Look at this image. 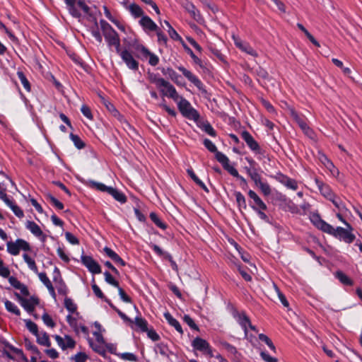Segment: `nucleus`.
Masks as SVG:
<instances>
[{
  "instance_id": "obj_4",
  "label": "nucleus",
  "mask_w": 362,
  "mask_h": 362,
  "mask_svg": "<svg viewBox=\"0 0 362 362\" xmlns=\"http://www.w3.org/2000/svg\"><path fill=\"white\" fill-rule=\"evenodd\" d=\"M177 69L182 73L184 76L192 83L202 93H206L205 86L201 80L190 71L187 70L182 66H177Z\"/></svg>"
},
{
  "instance_id": "obj_19",
  "label": "nucleus",
  "mask_w": 362,
  "mask_h": 362,
  "mask_svg": "<svg viewBox=\"0 0 362 362\" xmlns=\"http://www.w3.org/2000/svg\"><path fill=\"white\" fill-rule=\"evenodd\" d=\"M315 182L320 193L325 198L329 200L333 198L335 194L332 193L330 187L327 185L325 184L322 181L317 178H315Z\"/></svg>"
},
{
  "instance_id": "obj_59",
  "label": "nucleus",
  "mask_w": 362,
  "mask_h": 362,
  "mask_svg": "<svg viewBox=\"0 0 362 362\" xmlns=\"http://www.w3.org/2000/svg\"><path fill=\"white\" fill-rule=\"evenodd\" d=\"M16 243L18 245V250H23L24 251H29L30 250V245L28 242L23 239H17Z\"/></svg>"
},
{
  "instance_id": "obj_60",
  "label": "nucleus",
  "mask_w": 362,
  "mask_h": 362,
  "mask_svg": "<svg viewBox=\"0 0 362 362\" xmlns=\"http://www.w3.org/2000/svg\"><path fill=\"white\" fill-rule=\"evenodd\" d=\"M250 206L252 207V209L254 211H255L257 213V214H258L259 217L262 220H263V221H266V222H267V223H269V217H268V216H267V214L263 211V210H262V209H258V208H257V206H255V205H252V204H250Z\"/></svg>"
},
{
  "instance_id": "obj_22",
  "label": "nucleus",
  "mask_w": 362,
  "mask_h": 362,
  "mask_svg": "<svg viewBox=\"0 0 362 362\" xmlns=\"http://www.w3.org/2000/svg\"><path fill=\"white\" fill-rule=\"evenodd\" d=\"M147 78L151 83H154L159 89H160L167 81L164 78L160 77L158 74H155L153 72H148Z\"/></svg>"
},
{
  "instance_id": "obj_34",
  "label": "nucleus",
  "mask_w": 362,
  "mask_h": 362,
  "mask_svg": "<svg viewBox=\"0 0 362 362\" xmlns=\"http://www.w3.org/2000/svg\"><path fill=\"white\" fill-rule=\"evenodd\" d=\"M184 47L191 58L193 59L194 64H197L202 69H206V64L198 57H197L189 47L186 45H184Z\"/></svg>"
},
{
  "instance_id": "obj_16",
  "label": "nucleus",
  "mask_w": 362,
  "mask_h": 362,
  "mask_svg": "<svg viewBox=\"0 0 362 362\" xmlns=\"http://www.w3.org/2000/svg\"><path fill=\"white\" fill-rule=\"evenodd\" d=\"M139 23L146 33L154 32L158 28L153 20L147 16H142Z\"/></svg>"
},
{
  "instance_id": "obj_47",
  "label": "nucleus",
  "mask_w": 362,
  "mask_h": 362,
  "mask_svg": "<svg viewBox=\"0 0 362 362\" xmlns=\"http://www.w3.org/2000/svg\"><path fill=\"white\" fill-rule=\"evenodd\" d=\"M100 25L103 35H106L107 33H112V31L115 30L113 28L103 19L100 21Z\"/></svg>"
},
{
  "instance_id": "obj_55",
  "label": "nucleus",
  "mask_w": 362,
  "mask_h": 362,
  "mask_svg": "<svg viewBox=\"0 0 362 362\" xmlns=\"http://www.w3.org/2000/svg\"><path fill=\"white\" fill-rule=\"evenodd\" d=\"M10 270L8 267L4 265V261L0 259V276L4 278H9L10 277Z\"/></svg>"
},
{
  "instance_id": "obj_15",
  "label": "nucleus",
  "mask_w": 362,
  "mask_h": 362,
  "mask_svg": "<svg viewBox=\"0 0 362 362\" xmlns=\"http://www.w3.org/2000/svg\"><path fill=\"white\" fill-rule=\"evenodd\" d=\"M275 179L288 189L296 190L298 187V183L295 180L281 173L276 174Z\"/></svg>"
},
{
  "instance_id": "obj_9",
  "label": "nucleus",
  "mask_w": 362,
  "mask_h": 362,
  "mask_svg": "<svg viewBox=\"0 0 362 362\" xmlns=\"http://www.w3.org/2000/svg\"><path fill=\"white\" fill-rule=\"evenodd\" d=\"M160 93L163 96L172 98L175 103L178 102L182 96L180 95L177 92L175 88L168 81L164 86L160 89Z\"/></svg>"
},
{
  "instance_id": "obj_45",
  "label": "nucleus",
  "mask_w": 362,
  "mask_h": 362,
  "mask_svg": "<svg viewBox=\"0 0 362 362\" xmlns=\"http://www.w3.org/2000/svg\"><path fill=\"white\" fill-rule=\"evenodd\" d=\"M135 325L141 329V331H148V322L145 319L136 317L135 318Z\"/></svg>"
},
{
  "instance_id": "obj_5",
  "label": "nucleus",
  "mask_w": 362,
  "mask_h": 362,
  "mask_svg": "<svg viewBox=\"0 0 362 362\" xmlns=\"http://www.w3.org/2000/svg\"><path fill=\"white\" fill-rule=\"evenodd\" d=\"M192 346L194 349L207 354L211 358L214 356L211 346L206 340L202 338L196 337L192 341Z\"/></svg>"
},
{
  "instance_id": "obj_10",
  "label": "nucleus",
  "mask_w": 362,
  "mask_h": 362,
  "mask_svg": "<svg viewBox=\"0 0 362 362\" xmlns=\"http://www.w3.org/2000/svg\"><path fill=\"white\" fill-rule=\"evenodd\" d=\"M242 139L245 141L250 149L255 153H261V148L250 133L246 130L240 134Z\"/></svg>"
},
{
  "instance_id": "obj_30",
  "label": "nucleus",
  "mask_w": 362,
  "mask_h": 362,
  "mask_svg": "<svg viewBox=\"0 0 362 362\" xmlns=\"http://www.w3.org/2000/svg\"><path fill=\"white\" fill-rule=\"evenodd\" d=\"M187 173L188 175L199 187H200L203 190H204L207 193L209 192L206 185L196 175V174L194 173V170L192 168H188L187 170Z\"/></svg>"
},
{
  "instance_id": "obj_53",
  "label": "nucleus",
  "mask_w": 362,
  "mask_h": 362,
  "mask_svg": "<svg viewBox=\"0 0 362 362\" xmlns=\"http://www.w3.org/2000/svg\"><path fill=\"white\" fill-rule=\"evenodd\" d=\"M117 356L124 361H137L136 356L132 353H129V352L122 353V354L119 353L117 354Z\"/></svg>"
},
{
  "instance_id": "obj_32",
  "label": "nucleus",
  "mask_w": 362,
  "mask_h": 362,
  "mask_svg": "<svg viewBox=\"0 0 362 362\" xmlns=\"http://www.w3.org/2000/svg\"><path fill=\"white\" fill-rule=\"evenodd\" d=\"M162 73L164 75L168 76L177 85H180L179 78H181V76L177 73H176L172 68H163L162 69Z\"/></svg>"
},
{
  "instance_id": "obj_40",
  "label": "nucleus",
  "mask_w": 362,
  "mask_h": 362,
  "mask_svg": "<svg viewBox=\"0 0 362 362\" xmlns=\"http://www.w3.org/2000/svg\"><path fill=\"white\" fill-rule=\"evenodd\" d=\"M149 217L151 220L155 223V225H156V226L158 228L163 230H165L167 228V225L160 219L156 213L151 212L149 215Z\"/></svg>"
},
{
  "instance_id": "obj_12",
  "label": "nucleus",
  "mask_w": 362,
  "mask_h": 362,
  "mask_svg": "<svg viewBox=\"0 0 362 362\" xmlns=\"http://www.w3.org/2000/svg\"><path fill=\"white\" fill-rule=\"evenodd\" d=\"M16 296L18 299L21 305L24 308L25 310L30 313L33 312L35 309V305L39 303V300L37 298L32 296L30 298H23L18 293H16Z\"/></svg>"
},
{
  "instance_id": "obj_11",
  "label": "nucleus",
  "mask_w": 362,
  "mask_h": 362,
  "mask_svg": "<svg viewBox=\"0 0 362 362\" xmlns=\"http://www.w3.org/2000/svg\"><path fill=\"white\" fill-rule=\"evenodd\" d=\"M182 6L187 13H189L191 17L197 22L200 23L203 20V18L199 11L195 7V6L192 2L187 0H185L182 3Z\"/></svg>"
},
{
  "instance_id": "obj_8",
  "label": "nucleus",
  "mask_w": 362,
  "mask_h": 362,
  "mask_svg": "<svg viewBox=\"0 0 362 362\" xmlns=\"http://www.w3.org/2000/svg\"><path fill=\"white\" fill-rule=\"evenodd\" d=\"M82 264L88 269V271L94 274L101 273V267L100 264L91 256L82 255Z\"/></svg>"
},
{
  "instance_id": "obj_51",
  "label": "nucleus",
  "mask_w": 362,
  "mask_h": 362,
  "mask_svg": "<svg viewBox=\"0 0 362 362\" xmlns=\"http://www.w3.org/2000/svg\"><path fill=\"white\" fill-rule=\"evenodd\" d=\"M25 322L27 329L35 336L39 332L37 325L30 320H26Z\"/></svg>"
},
{
  "instance_id": "obj_54",
  "label": "nucleus",
  "mask_w": 362,
  "mask_h": 362,
  "mask_svg": "<svg viewBox=\"0 0 362 362\" xmlns=\"http://www.w3.org/2000/svg\"><path fill=\"white\" fill-rule=\"evenodd\" d=\"M154 32L156 33L158 37V42L160 45H165L168 42L167 36L162 32L159 27L158 28V30H155Z\"/></svg>"
},
{
  "instance_id": "obj_21",
  "label": "nucleus",
  "mask_w": 362,
  "mask_h": 362,
  "mask_svg": "<svg viewBox=\"0 0 362 362\" xmlns=\"http://www.w3.org/2000/svg\"><path fill=\"white\" fill-rule=\"evenodd\" d=\"M216 159L222 165L223 168L227 170L230 173V169H234L235 168L229 164L228 158L220 151H217L215 153Z\"/></svg>"
},
{
  "instance_id": "obj_64",
  "label": "nucleus",
  "mask_w": 362,
  "mask_h": 362,
  "mask_svg": "<svg viewBox=\"0 0 362 362\" xmlns=\"http://www.w3.org/2000/svg\"><path fill=\"white\" fill-rule=\"evenodd\" d=\"M42 319L43 320V322L49 327H54L55 326V323L52 319L51 316L49 315L47 313H44L42 316Z\"/></svg>"
},
{
  "instance_id": "obj_35",
  "label": "nucleus",
  "mask_w": 362,
  "mask_h": 362,
  "mask_svg": "<svg viewBox=\"0 0 362 362\" xmlns=\"http://www.w3.org/2000/svg\"><path fill=\"white\" fill-rule=\"evenodd\" d=\"M128 9H129V12L131 13V14L134 18H139V17L144 16V11H143V10L141 9V8L139 5H137L136 4H130L128 6Z\"/></svg>"
},
{
  "instance_id": "obj_33",
  "label": "nucleus",
  "mask_w": 362,
  "mask_h": 362,
  "mask_svg": "<svg viewBox=\"0 0 362 362\" xmlns=\"http://www.w3.org/2000/svg\"><path fill=\"white\" fill-rule=\"evenodd\" d=\"M25 227L28 229L36 237L38 235H42V230L40 226L32 221H28L25 224Z\"/></svg>"
},
{
  "instance_id": "obj_23",
  "label": "nucleus",
  "mask_w": 362,
  "mask_h": 362,
  "mask_svg": "<svg viewBox=\"0 0 362 362\" xmlns=\"http://www.w3.org/2000/svg\"><path fill=\"white\" fill-rule=\"evenodd\" d=\"M78 7L80 8L84 13L85 15L88 16L89 18H93L95 22L96 27H98V23L95 17L91 11L90 8L85 3L83 0H77L76 1V8Z\"/></svg>"
},
{
  "instance_id": "obj_44",
  "label": "nucleus",
  "mask_w": 362,
  "mask_h": 362,
  "mask_svg": "<svg viewBox=\"0 0 362 362\" xmlns=\"http://www.w3.org/2000/svg\"><path fill=\"white\" fill-rule=\"evenodd\" d=\"M329 201H331L333 203V204L338 209L339 211L344 212L346 211V208L344 204L342 202L340 198L337 197L336 195H334L332 199H329Z\"/></svg>"
},
{
  "instance_id": "obj_1",
  "label": "nucleus",
  "mask_w": 362,
  "mask_h": 362,
  "mask_svg": "<svg viewBox=\"0 0 362 362\" xmlns=\"http://www.w3.org/2000/svg\"><path fill=\"white\" fill-rule=\"evenodd\" d=\"M177 105L183 117L189 119L194 120V122H197L199 120L200 117L199 113L192 106L187 99L182 97L180 100H178V102H177Z\"/></svg>"
},
{
  "instance_id": "obj_17",
  "label": "nucleus",
  "mask_w": 362,
  "mask_h": 362,
  "mask_svg": "<svg viewBox=\"0 0 362 362\" xmlns=\"http://www.w3.org/2000/svg\"><path fill=\"white\" fill-rule=\"evenodd\" d=\"M104 37L110 47L114 46L115 51L119 52L120 49V40L117 33L113 30L112 33H107Z\"/></svg>"
},
{
  "instance_id": "obj_6",
  "label": "nucleus",
  "mask_w": 362,
  "mask_h": 362,
  "mask_svg": "<svg viewBox=\"0 0 362 362\" xmlns=\"http://www.w3.org/2000/svg\"><path fill=\"white\" fill-rule=\"evenodd\" d=\"M291 116L298 124L300 128L304 132V134L308 136L310 139H314L315 134L314 132L310 128L306 122V119L303 116L298 115L296 112L292 110Z\"/></svg>"
},
{
  "instance_id": "obj_29",
  "label": "nucleus",
  "mask_w": 362,
  "mask_h": 362,
  "mask_svg": "<svg viewBox=\"0 0 362 362\" xmlns=\"http://www.w3.org/2000/svg\"><path fill=\"white\" fill-rule=\"evenodd\" d=\"M155 351L168 358L170 357V354H173V352L169 349L168 345L163 342L157 344L155 347Z\"/></svg>"
},
{
  "instance_id": "obj_50",
  "label": "nucleus",
  "mask_w": 362,
  "mask_h": 362,
  "mask_svg": "<svg viewBox=\"0 0 362 362\" xmlns=\"http://www.w3.org/2000/svg\"><path fill=\"white\" fill-rule=\"evenodd\" d=\"M47 199L57 209L62 210L64 209V204L52 194H47Z\"/></svg>"
},
{
  "instance_id": "obj_3",
  "label": "nucleus",
  "mask_w": 362,
  "mask_h": 362,
  "mask_svg": "<svg viewBox=\"0 0 362 362\" xmlns=\"http://www.w3.org/2000/svg\"><path fill=\"white\" fill-rule=\"evenodd\" d=\"M246 170L251 180L254 182L255 185L260 189L262 194L265 196L269 195L272 192L270 185L267 182L262 180V177L260 174L258 173L257 169L246 168Z\"/></svg>"
},
{
  "instance_id": "obj_27",
  "label": "nucleus",
  "mask_w": 362,
  "mask_h": 362,
  "mask_svg": "<svg viewBox=\"0 0 362 362\" xmlns=\"http://www.w3.org/2000/svg\"><path fill=\"white\" fill-rule=\"evenodd\" d=\"M336 279H337L340 283L344 286H353L354 281L350 279L346 274H345L343 272L339 270L337 271L334 274Z\"/></svg>"
},
{
  "instance_id": "obj_49",
  "label": "nucleus",
  "mask_w": 362,
  "mask_h": 362,
  "mask_svg": "<svg viewBox=\"0 0 362 362\" xmlns=\"http://www.w3.org/2000/svg\"><path fill=\"white\" fill-rule=\"evenodd\" d=\"M64 307L71 313L76 312L77 306L74 301L69 298H65L64 299Z\"/></svg>"
},
{
  "instance_id": "obj_26",
  "label": "nucleus",
  "mask_w": 362,
  "mask_h": 362,
  "mask_svg": "<svg viewBox=\"0 0 362 362\" xmlns=\"http://www.w3.org/2000/svg\"><path fill=\"white\" fill-rule=\"evenodd\" d=\"M164 317L168 321L170 325L175 327V329L181 334H183V329L180 322L174 318L168 312L164 313Z\"/></svg>"
},
{
  "instance_id": "obj_58",
  "label": "nucleus",
  "mask_w": 362,
  "mask_h": 362,
  "mask_svg": "<svg viewBox=\"0 0 362 362\" xmlns=\"http://www.w3.org/2000/svg\"><path fill=\"white\" fill-rule=\"evenodd\" d=\"M259 339L262 341L264 342L272 351H275V346L274 345L272 340L265 334H259Z\"/></svg>"
},
{
  "instance_id": "obj_24",
  "label": "nucleus",
  "mask_w": 362,
  "mask_h": 362,
  "mask_svg": "<svg viewBox=\"0 0 362 362\" xmlns=\"http://www.w3.org/2000/svg\"><path fill=\"white\" fill-rule=\"evenodd\" d=\"M69 13L74 18H80L81 13L76 8L77 0H64Z\"/></svg>"
},
{
  "instance_id": "obj_20",
  "label": "nucleus",
  "mask_w": 362,
  "mask_h": 362,
  "mask_svg": "<svg viewBox=\"0 0 362 362\" xmlns=\"http://www.w3.org/2000/svg\"><path fill=\"white\" fill-rule=\"evenodd\" d=\"M249 197L253 201V203L250 202V205H255L258 209H260L263 211L267 210V206L265 203L261 199V198L252 189H250L248 192Z\"/></svg>"
},
{
  "instance_id": "obj_61",
  "label": "nucleus",
  "mask_w": 362,
  "mask_h": 362,
  "mask_svg": "<svg viewBox=\"0 0 362 362\" xmlns=\"http://www.w3.org/2000/svg\"><path fill=\"white\" fill-rule=\"evenodd\" d=\"M204 146L211 153H216L218 151L216 145L209 139L204 140Z\"/></svg>"
},
{
  "instance_id": "obj_18",
  "label": "nucleus",
  "mask_w": 362,
  "mask_h": 362,
  "mask_svg": "<svg viewBox=\"0 0 362 362\" xmlns=\"http://www.w3.org/2000/svg\"><path fill=\"white\" fill-rule=\"evenodd\" d=\"M54 339L57 343V344L62 348V349L64 350L67 348H74L75 346V341L69 335H65L64 338L59 335H55Z\"/></svg>"
},
{
  "instance_id": "obj_37",
  "label": "nucleus",
  "mask_w": 362,
  "mask_h": 362,
  "mask_svg": "<svg viewBox=\"0 0 362 362\" xmlns=\"http://www.w3.org/2000/svg\"><path fill=\"white\" fill-rule=\"evenodd\" d=\"M23 258L24 261L27 263L29 269H31L35 274H38L37 267L35 264V260L27 254H23Z\"/></svg>"
},
{
  "instance_id": "obj_57",
  "label": "nucleus",
  "mask_w": 362,
  "mask_h": 362,
  "mask_svg": "<svg viewBox=\"0 0 362 362\" xmlns=\"http://www.w3.org/2000/svg\"><path fill=\"white\" fill-rule=\"evenodd\" d=\"M104 276H105V281H106L107 284H110V285H112V286H115V287H116V288H119V285L118 281H116V280L112 277V276L110 274V272H104Z\"/></svg>"
},
{
  "instance_id": "obj_52",
  "label": "nucleus",
  "mask_w": 362,
  "mask_h": 362,
  "mask_svg": "<svg viewBox=\"0 0 362 362\" xmlns=\"http://www.w3.org/2000/svg\"><path fill=\"white\" fill-rule=\"evenodd\" d=\"M202 129L211 136H216V131L208 122H204L202 124Z\"/></svg>"
},
{
  "instance_id": "obj_38",
  "label": "nucleus",
  "mask_w": 362,
  "mask_h": 362,
  "mask_svg": "<svg viewBox=\"0 0 362 362\" xmlns=\"http://www.w3.org/2000/svg\"><path fill=\"white\" fill-rule=\"evenodd\" d=\"M10 209L12 210L13 214L18 218H22L24 216V214L23 210L17 206L14 202H13L11 200H8V204H6Z\"/></svg>"
},
{
  "instance_id": "obj_63",
  "label": "nucleus",
  "mask_w": 362,
  "mask_h": 362,
  "mask_svg": "<svg viewBox=\"0 0 362 362\" xmlns=\"http://www.w3.org/2000/svg\"><path fill=\"white\" fill-rule=\"evenodd\" d=\"M66 321L75 332H78V323L75 317H72L71 315H68L66 316Z\"/></svg>"
},
{
  "instance_id": "obj_14",
  "label": "nucleus",
  "mask_w": 362,
  "mask_h": 362,
  "mask_svg": "<svg viewBox=\"0 0 362 362\" xmlns=\"http://www.w3.org/2000/svg\"><path fill=\"white\" fill-rule=\"evenodd\" d=\"M151 247L154 251V252L156 253V255L165 258V259H168L170 263V266H171L172 269L174 271L177 272V270H178L177 264L173 260V257L170 253H168L167 252H164L158 245H155V244L151 245Z\"/></svg>"
},
{
  "instance_id": "obj_62",
  "label": "nucleus",
  "mask_w": 362,
  "mask_h": 362,
  "mask_svg": "<svg viewBox=\"0 0 362 362\" xmlns=\"http://www.w3.org/2000/svg\"><path fill=\"white\" fill-rule=\"evenodd\" d=\"M184 322L188 325L189 327H190L192 329L194 330H198L199 328L197 325L195 324L193 319L188 315H185L183 317Z\"/></svg>"
},
{
  "instance_id": "obj_36",
  "label": "nucleus",
  "mask_w": 362,
  "mask_h": 362,
  "mask_svg": "<svg viewBox=\"0 0 362 362\" xmlns=\"http://www.w3.org/2000/svg\"><path fill=\"white\" fill-rule=\"evenodd\" d=\"M4 302L5 304L6 309L8 312H10L13 314H15L16 315H18V316H19L21 315L20 310L13 302L10 301L7 299L4 300Z\"/></svg>"
},
{
  "instance_id": "obj_28",
  "label": "nucleus",
  "mask_w": 362,
  "mask_h": 362,
  "mask_svg": "<svg viewBox=\"0 0 362 362\" xmlns=\"http://www.w3.org/2000/svg\"><path fill=\"white\" fill-rule=\"evenodd\" d=\"M107 194L112 196L115 200L121 204H124L127 202V197L125 194L114 187H111Z\"/></svg>"
},
{
  "instance_id": "obj_56",
  "label": "nucleus",
  "mask_w": 362,
  "mask_h": 362,
  "mask_svg": "<svg viewBox=\"0 0 362 362\" xmlns=\"http://www.w3.org/2000/svg\"><path fill=\"white\" fill-rule=\"evenodd\" d=\"M240 50L255 57L258 55L257 52L247 42L244 44Z\"/></svg>"
},
{
  "instance_id": "obj_48",
  "label": "nucleus",
  "mask_w": 362,
  "mask_h": 362,
  "mask_svg": "<svg viewBox=\"0 0 362 362\" xmlns=\"http://www.w3.org/2000/svg\"><path fill=\"white\" fill-rule=\"evenodd\" d=\"M7 251L12 255H18L20 252L18 245L16 242H8L7 243Z\"/></svg>"
},
{
  "instance_id": "obj_42",
  "label": "nucleus",
  "mask_w": 362,
  "mask_h": 362,
  "mask_svg": "<svg viewBox=\"0 0 362 362\" xmlns=\"http://www.w3.org/2000/svg\"><path fill=\"white\" fill-rule=\"evenodd\" d=\"M234 196L238 206L245 209L247 208V204L245 198L243 194L240 192H235Z\"/></svg>"
},
{
  "instance_id": "obj_43",
  "label": "nucleus",
  "mask_w": 362,
  "mask_h": 362,
  "mask_svg": "<svg viewBox=\"0 0 362 362\" xmlns=\"http://www.w3.org/2000/svg\"><path fill=\"white\" fill-rule=\"evenodd\" d=\"M17 75H18V78L20 79L22 85L23 86L24 88L28 91V92H30V90H31V86H30V82L28 81V80L27 79L26 76H25V74H23V71H18L17 72Z\"/></svg>"
},
{
  "instance_id": "obj_31",
  "label": "nucleus",
  "mask_w": 362,
  "mask_h": 362,
  "mask_svg": "<svg viewBox=\"0 0 362 362\" xmlns=\"http://www.w3.org/2000/svg\"><path fill=\"white\" fill-rule=\"evenodd\" d=\"M37 338V342L42 346L49 347L51 346V341L49 335L45 332H38L35 335Z\"/></svg>"
},
{
  "instance_id": "obj_25",
  "label": "nucleus",
  "mask_w": 362,
  "mask_h": 362,
  "mask_svg": "<svg viewBox=\"0 0 362 362\" xmlns=\"http://www.w3.org/2000/svg\"><path fill=\"white\" fill-rule=\"evenodd\" d=\"M237 321L244 330L245 334H247V327L250 325V320L245 313H238L237 315Z\"/></svg>"
},
{
  "instance_id": "obj_41",
  "label": "nucleus",
  "mask_w": 362,
  "mask_h": 362,
  "mask_svg": "<svg viewBox=\"0 0 362 362\" xmlns=\"http://www.w3.org/2000/svg\"><path fill=\"white\" fill-rule=\"evenodd\" d=\"M89 185L91 187L95 188L99 191L108 193L111 187L106 186L105 184L90 180Z\"/></svg>"
},
{
  "instance_id": "obj_2",
  "label": "nucleus",
  "mask_w": 362,
  "mask_h": 362,
  "mask_svg": "<svg viewBox=\"0 0 362 362\" xmlns=\"http://www.w3.org/2000/svg\"><path fill=\"white\" fill-rule=\"evenodd\" d=\"M353 230L354 229L351 226V229L350 228L346 227V228H344L340 226L334 228L332 226V228L329 232H327V233L346 243H351L356 238L355 235L352 233Z\"/></svg>"
},
{
  "instance_id": "obj_39",
  "label": "nucleus",
  "mask_w": 362,
  "mask_h": 362,
  "mask_svg": "<svg viewBox=\"0 0 362 362\" xmlns=\"http://www.w3.org/2000/svg\"><path fill=\"white\" fill-rule=\"evenodd\" d=\"M104 13L106 18L113 23L119 29L124 30V27L119 25V22L115 19L106 6H103Z\"/></svg>"
},
{
  "instance_id": "obj_46",
  "label": "nucleus",
  "mask_w": 362,
  "mask_h": 362,
  "mask_svg": "<svg viewBox=\"0 0 362 362\" xmlns=\"http://www.w3.org/2000/svg\"><path fill=\"white\" fill-rule=\"evenodd\" d=\"M70 139L74 144L75 146L78 149H82L85 147L84 142L80 139V137L78 135L70 134Z\"/></svg>"
},
{
  "instance_id": "obj_7",
  "label": "nucleus",
  "mask_w": 362,
  "mask_h": 362,
  "mask_svg": "<svg viewBox=\"0 0 362 362\" xmlns=\"http://www.w3.org/2000/svg\"><path fill=\"white\" fill-rule=\"evenodd\" d=\"M117 53L120 56L123 62L126 64L127 66L134 71L139 69V62L133 57L132 53L127 49L122 50L119 49Z\"/></svg>"
},
{
  "instance_id": "obj_13",
  "label": "nucleus",
  "mask_w": 362,
  "mask_h": 362,
  "mask_svg": "<svg viewBox=\"0 0 362 362\" xmlns=\"http://www.w3.org/2000/svg\"><path fill=\"white\" fill-rule=\"evenodd\" d=\"M310 221L318 229L327 233L332 228V226L322 220L317 213H313L310 216Z\"/></svg>"
}]
</instances>
